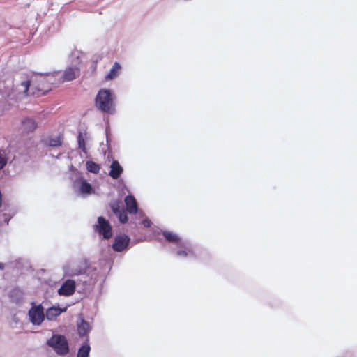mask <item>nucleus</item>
I'll use <instances>...</instances> for the list:
<instances>
[{"mask_svg": "<svg viewBox=\"0 0 357 357\" xmlns=\"http://www.w3.org/2000/svg\"><path fill=\"white\" fill-rule=\"evenodd\" d=\"M75 291V282L72 280H66L58 290V293L63 296H70Z\"/></svg>", "mask_w": 357, "mask_h": 357, "instance_id": "9", "label": "nucleus"}, {"mask_svg": "<svg viewBox=\"0 0 357 357\" xmlns=\"http://www.w3.org/2000/svg\"><path fill=\"white\" fill-rule=\"evenodd\" d=\"M77 330L80 335L84 336L86 335L90 331L89 324L84 320H82L81 323L78 325Z\"/></svg>", "mask_w": 357, "mask_h": 357, "instance_id": "17", "label": "nucleus"}, {"mask_svg": "<svg viewBox=\"0 0 357 357\" xmlns=\"http://www.w3.org/2000/svg\"><path fill=\"white\" fill-rule=\"evenodd\" d=\"M22 291L18 289H13L10 294V297L15 303H18L22 298Z\"/></svg>", "mask_w": 357, "mask_h": 357, "instance_id": "21", "label": "nucleus"}, {"mask_svg": "<svg viewBox=\"0 0 357 357\" xmlns=\"http://www.w3.org/2000/svg\"><path fill=\"white\" fill-rule=\"evenodd\" d=\"M126 210L130 214H135L137 212V204L135 198L132 195H128L125 198Z\"/></svg>", "mask_w": 357, "mask_h": 357, "instance_id": "10", "label": "nucleus"}, {"mask_svg": "<svg viewBox=\"0 0 357 357\" xmlns=\"http://www.w3.org/2000/svg\"><path fill=\"white\" fill-rule=\"evenodd\" d=\"M80 68L76 66H70L66 68L63 73L61 75V77L59 79V82L64 83L66 82H71L77 79L80 75Z\"/></svg>", "mask_w": 357, "mask_h": 357, "instance_id": "4", "label": "nucleus"}, {"mask_svg": "<svg viewBox=\"0 0 357 357\" xmlns=\"http://www.w3.org/2000/svg\"><path fill=\"white\" fill-rule=\"evenodd\" d=\"M162 235L169 243H174L176 245H178L180 243H181L180 237L175 233L165 231L162 232Z\"/></svg>", "mask_w": 357, "mask_h": 357, "instance_id": "16", "label": "nucleus"}, {"mask_svg": "<svg viewBox=\"0 0 357 357\" xmlns=\"http://www.w3.org/2000/svg\"><path fill=\"white\" fill-rule=\"evenodd\" d=\"M7 164V159L0 154V170L2 169Z\"/></svg>", "mask_w": 357, "mask_h": 357, "instance_id": "27", "label": "nucleus"}, {"mask_svg": "<svg viewBox=\"0 0 357 357\" xmlns=\"http://www.w3.org/2000/svg\"><path fill=\"white\" fill-rule=\"evenodd\" d=\"M177 245L180 248V249L176 252L177 256L186 257L188 256L194 255L192 249L190 247L185 245L183 243L181 242Z\"/></svg>", "mask_w": 357, "mask_h": 357, "instance_id": "15", "label": "nucleus"}, {"mask_svg": "<svg viewBox=\"0 0 357 357\" xmlns=\"http://www.w3.org/2000/svg\"><path fill=\"white\" fill-rule=\"evenodd\" d=\"M22 128L24 131L33 132L38 127L37 123L31 118H25L22 121Z\"/></svg>", "mask_w": 357, "mask_h": 357, "instance_id": "13", "label": "nucleus"}, {"mask_svg": "<svg viewBox=\"0 0 357 357\" xmlns=\"http://www.w3.org/2000/svg\"><path fill=\"white\" fill-rule=\"evenodd\" d=\"M61 77L59 72H54L48 73L45 76H40L38 79V83H48L51 87L52 86H59L61 83L59 82V79Z\"/></svg>", "mask_w": 357, "mask_h": 357, "instance_id": "8", "label": "nucleus"}, {"mask_svg": "<svg viewBox=\"0 0 357 357\" xmlns=\"http://www.w3.org/2000/svg\"><path fill=\"white\" fill-rule=\"evenodd\" d=\"M47 344L54 348V351L59 355H65L68 353V343L62 335H54L47 340Z\"/></svg>", "mask_w": 357, "mask_h": 357, "instance_id": "2", "label": "nucleus"}, {"mask_svg": "<svg viewBox=\"0 0 357 357\" xmlns=\"http://www.w3.org/2000/svg\"><path fill=\"white\" fill-rule=\"evenodd\" d=\"M66 310V307H51L47 310L45 316L48 320H53Z\"/></svg>", "mask_w": 357, "mask_h": 357, "instance_id": "12", "label": "nucleus"}, {"mask_svg": "<svg viewBox=\"0 0 357 357\" xmlns=\"http://www.w3.org/2000/svg\"><path fill=\"white\" fill-rule=\"evenodd\" d=\"M31 322L35 325H40L44 320V309L41 305H33L29 310Z\"/></svg>", "mask_w": 357, "mask_h": 357, "instance_id": "5", "label": "nucleus"}, {"mask_svg": "<svg viewBox=\"0 0 357 357\" xmlns=\"http://www.w3.org/2000/svg\"><path fill=\"white\" fill-rule=\"evenodd\" d=\"M86 169L91 173L98 174L100 172V165L93 161H87L86 163Z\"/></svg>", "mask_w": 357, "mask_h": 357, "instance_id": "18", "label": "nucleus"}, {"mask_svg": "<svg viewBox=\"0 0 357 357\" xmlns=\"http://www.w3.org/2000/svg\"><path fill=\"white\" fill-rule=\"evenodd\" d=\"M91 348L88 344L82 345L77 352V357H89Z\"/></svg>", "mask_w": 357, "mask_h": 357, "instance_id": "22", "label": "nucleus"}, {"mask_svg": "<svg viewBox=\"0 0 357 357\" xmlns=\"http://www.w3.org/2000/svg\"><path fill=\"white\" fill-rule=\"evenodd\" d=\"M130 238L126 234L118 235L115 237L112 248L116 252L123 251L129 245Z\"/></svg>", "mask_w": 357, "mask_h": 357, "instance_id": "6", "label": "nucleus"}, {"mask_svg": "<svg viewBox=\"0 0 357 357\" xmlns=\"http://www.w3.org/2000/svg\"><path fill=\"white\" fill-rule=\"evenodd\" d=\"M77 142H78V146L79 149L82 150L83 152H86V149L85 146V141L84 138V135L82 132H79L77 136Z\"/></svg>", "mask_w": 357, "mask_h": 357, "instance_id": "23", "label": "nucleus"}, {"mask_svg": "<svg viewBox=\"0 0 357 357\" xmlns=\"http://www.w3.org/2000/svg\"><path fill=\"white\" fill-rule=\"evenodd\" d=\"M38 79L39 77L35 79L34 84L31 88V93L37 96H44L52 90V87L48 85V83L39 84Z\"/></svg>", "mask_w": 357, "mask_h": 357, "instance_id": "7", "label": "nucleus"}, {"mask_svg": "<svg viewBox=\"0 0 357 357\" xmlns=\"http://www.w3.org/2000/svg\"><path fill=\"white\" fill-rule=\"evenodd\" d=\"M96 107L103 112H110L114 110V97L109 89H100L95 98Z\"/></svg>", "mask_w": 357, "mask_h": 357, "instance_id": "1", "label": "nucleus"}, {"mask_svg": "<svg viewBox=\"0 0 357 357\" xmlns=\"http://www.w3.org/2000/svg\"><path fill=\"white\" fill-rule=\"evenodd\" d=\"M21 86L24 88V93L26 96H29V91L31 86V82L29 80L24 81L21 83Z\"/></svg>", "mask_w": 357, "mask_h": 357, "instance_id": "26", "label": "nucleus"}, {"mask_svg": "<svg viewBox=\"0 0 357 357\" xmlns=\"http://www.w3.org/2000/svg\"><path fill=\"white\" fill-rule=\"evenodd\" d=\"M112 226L108 220L100 216L98 218V224L95 225V231L100 235H102L104 238L109 239L112 236Z\"/></svg>", "mask_w": 357, "mask_h": 357, "instance_id": "3", "label": "nucleus"}, {"mask_svg": "<svg viewBox=\"0 0 357 357\" xmlns=\"http://www.w3.org/2000/svg\"><path fill=\"white\" fill-rule=\"evenodd\" d=\"M110 207L115 215L119 213V211L123 208L121 206V202L119 201H115L111 203Z\"/></svg>", "mask_w": 357, "mask_h": 357, "instance_id": "24", "label": "nucleus"}, {"mask_svg": "<svg viewBox=\"0 0 357 357\" xmlns=\"http://www.w3.org/2000/svg\"><path fill=\"white\" fill-rule=\"evenodd\" d=\"M80 192L82 193H90L92 190V187L85 179L80 180Z\"/></svg>", "mask_w": 357, "mask_h": 357, "instance_id": "20", "label": "nucleus"}, {"mask_svg": "<svg viewBox=\"0 0 357 357\" xmlns=\"http://www.w3.org/2000/svg\"><path fill=\"white\" fill-rule=\"evenodd\" d=\"M116 215L119 218V220L121 223H126L128 220L127 213L124 208L120 211L119 213H116Z\"/></svg>", "mask_w": 357, "mask_h": 357, "instance_id": "25", "label": "nucleus"}, {"mask_svg": "<svg viewBox=\"0 0 357 357\" xmlns=\"http://www.w3.org/2000/svg\"><path fill=\"white\" fill-rule=\"evenodd\" d=\"M121 70V66L118 62H115L110 69L108 74L105 77V81L112 80L116 78Z\"/></svg>", "mask_w": 357, "mask_h": 357, "instance_id": "14", "label": "nucleus"}, {"mask_svg": "<svg viewBox=\"0 0 357 357\" xmlns=\"http://www.w3.org/2000/svg\"><path fill=\"white\" fill-rule=\"evenodd\" d=\"M63 143V137L62 135H59L55 137H52L49 139L48 144L50 146L53 147H57L62 145Z\"/></svg>", "mask_w": 357, "mask_h": 357, "instance_id": "19", "label": "nucleus"}, {"mask_svg": "<svg viewBox=\"0 0 357 357\" xmlns=\"http://www.w3.org/2000/svg\"><path fill=\"white\" fill-rule=\"evenodd\" d=\"M123 172V168L117 160H114L110 165L109 175L114 179H117Z\"/></svg>", "mask_w": 357, "mask_h": 357, "instance_id": "11", "label": "nucleus"}, {"mask_svg": "<svg viewBox=\"0 0 357 357\" xmlns=\"http://www.w3.org/2000/svg\"><path fill=\"white\" fill-rule=\"evenodd\" d=\"M4 268V265L2 263H0V269L3 270Z\"/></svg>", "mask_w": 357, "mask_h": 357, "instance_id": "29", "label": "nucleus"}, {"mask_svg": "<svg viewBox=\"0 0 357 357\" xmlns=\"http://www.w3.org/2000/svg\"><path fill=\"white\" fill-rule=\"evenodd\" d=\"M142 224L145 227L149 228L151 225V222L149 219L146 218L142 220Z\"/></svg>", "mask_w": 357, "mask_h": 357, "instance_id": "28", "label": "nucleus"}]
</instances>
